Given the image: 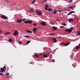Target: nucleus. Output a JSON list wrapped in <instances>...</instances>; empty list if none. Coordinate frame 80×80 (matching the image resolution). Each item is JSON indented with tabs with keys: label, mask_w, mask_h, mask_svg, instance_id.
Here are the masks:
<instances>
[{
	"label": "nucleus",
	"mask_w": 80,
	"mask_h": 80,
	"mask_svg": "<svg viewBox=\"0 0 80 80\" xmlns=\"http://www.w3.org/2000/svg\"><path fill=\"white\" fill-rule=\"evenodd\" d=\"M42 12L41 11H36V13L38 15H42Z\"/></svg>",
	"instance_id": "obj_1"
},
{
	"label": "nucleus",
	"mask_w": 80,
	"mask_h": 80,
	"mask_svg": "<svg viewBox=\"0 0 80 80\" xmlns=\"http://www.w3.org/2000/svg\"><path fill=\"white\" fill-rule=\"evenodd\" d=\"M64 31H65V32H68L69 33H70L72 32V30L70 29H67L65 30Z\"/></svg>",
	"instance_id": "obj_2"
},
{
	"label": "nucleus",
	"mask_w": 80,
	"mask_h": 80,
	"mask_svg": "<svg viewBox=\"0 0 80 80\" xmlns=\"http://www.w3.org/2000/svg\"><path fill=\"white\" fill-rule=\"evenodd\" d=\"M1 18H5V19H7V18H8V17H6L5 15H2L1 16Z\"/></svg>",
	"instance_id": "obj_3"
},
{
	"label": "nucleus",
	"mask_w": 80,
	"mask_h": 80,
	"mask_svg": "<svg viewBox=\"0 0 80 80\" xmlns=\"http://www.w3.org/2000/svg\"><path fill=\"white\" fill-rule=\"evenodd\" d=\"M41 25H43V26H45V25H46V23L44 22H42L41 23Z\"/></svg>",
	"instance_id": "obj_4"
},
{
	"label": "nucleus",
	"mask_w": 80,
	"mask_h": 80,
	"mask_svg": "<svg viewBox=\"0 0 80 80\" xmlns=\"http://www.w3.org/2000/svg\"><path fill=\"white\" fill-rule=\"evenodd\" d=\"M28 12H34V10H33V9L32 8H30V10L28 11Z\"/></svg>",
	"instance_id": "obj_5"
},
{
	"label": "nucleus",
	"mask_w": 80,
	"mask_h": 80,
	"mask_svg": "<svg viewBox=\"0 0 80 80\" xmlns=\"http://www.w3.org/2000/svg\"><path fill=\"white\" fill-rule=\"evenodd\" d=\"M52 40L54 42H55V43H56V42H57V39H56V38H53L52 39Z\"/></svg>",
	"instance_id": "obj_6"
},
{
	"label": "nucleus",
	"mask_w": 80,
	"mask_h": 80,
	"mask_svg": "<svg viewBox=\"0 0 80 80\" xmlns=\"http://www.w3.org/2000/svg\"><path fill=\"white\" fill-rule=\"evenodd\" d=\"M38 30L37 28H33V31L34 32V33H35L36 32V30Z\"/></svg>",
	"instance_id": "obj_7"
},
{
	"label": "nucleus",
	"mask_w": 80,
	"mask_h": 80,
	"mask_svg": "<svg viewBox=\"0 0 80 80\" xmlns=\"http://www.w3.org/2000/svg\"><path fill=\"white\" fill-rule=\"evenodd\" d=\"M70 43L68 42V43H65V44H64V43H62V44H63V45H64L65 46H67L68 45V44H70Z\"/></svg>",
	"instance_id": "obj_8"
},
{
	"label": "nucleus",
	"mask_w": 80,
	"mask_h": 80,
	"mask_svg": "<svg viewBox=\"0 0 80 80\" xmlns=\"http://www.w3.org/2000/svg\"><path fill=\"white\" fill-rule=\"evenodd\" d=\"M48 5H46V7L45 8V10H48Z\"/></svg>",
	"instance_id": "obj_9"
},
{
	"label": "nucleus",
	"mask_w": 80,
	"mask_h": 80,
	"mask_svg": "<svg viewBox=\"0 0 80 80\" xmlns=\"http://www.w3.org/2000/svg\"><path fill=\"white\" fill-rule=\"evenodd\" d=\"M57 12H58V11L56 9H55L54 10L53 13H54L56 14V13H57Z\"/></svg>",
	"instance_id": "obj_10"
},
{
	"label": "nucleus",
	"mask_w": 80,
	"mask_h": 80,
	"mask_svg": "<svg viewBox=\"0 0 80 80\" xmlns=\"http://www.w3.org/2000/svg\"><path fill=\"white\" fill-rule=\"evenodd\" d=\"M18 34V33L17 31H15L14 33V35H17Z\"/></svg>",
	"instance_id": "obj_11"
},
{
	"label": "nucleus",
	"mask_w": 80,
	"mask_h": 80,
	"mask_svg": "<svg viewBox=\"0 0 80 80\" xmlns=\"http://www.w3.org/2000/svg\"><path fill=\"white\" fill-rule=\"evenodd\" d=\"M43 57L44 58H47L48 57V56H47L46 54H44L43 55Z\"/></svg>",
	"instance_id": "obj_12"
},
{
	"label": "nucleus",
	"mask_w": 80,
	"mask_h": 80,
	"mask_svg": "<svg viewBox=\"0 0 80 80\" xmlns=\"http://www.w3.org/2000/svg\"><path fill=\"white\" fill-rule=\"evenodd\" d=\"M22 21V19H21V20H17V22H18V23H21V22Z\"/></svg>",
	"instance_id": "obj_13"
},
{
	"label": "nucleus",
	"mask_w": 80,
	"mask_h": 80,
	"mask_svg": "<svg viewBox=\"0 0 80 80\" xmlns=\"http://www.w3.org/2000/svg\"><path fill=\"white\" fill-rule=\"evenodd\" d=\"M48 10L49 12H52V9L51 8H48Z\"/></svg>",
	"instance_id": "obj_14"
},
{
	"label": "nucleus",
	"mask_w": 80,
	"mask_h": 80,
	"mask_svg": "<svg viewBox=\"0 0 80 80\" xmlns=\"http://www.w3.org/2000/svg\"><path fill=\"white\" fill-rule=\"evenodd\" d=\"M9 42H13V40L12 38H10L9 39Z\"/></svg>",
	"instance_id": "obj_15"
},
{
	"label": "nucleus",
	"mask_w": 80,
	"mask_h": 80,
	"mask_svg": "<svg viewBox=\"0 0 80 80\" xmlns=\"http://www.w3.org/2000/svg\"><path fill=\"white\" fill-rule=\"evenodd\" d=\"M1 72H2V73H3V68H1Z\"/></svg>",
	"instance_id": "obj_16"
},
{
	"label": "nucleus",
	"mask_w": 80,
	"mask_h": 80,
	"mask_svg": "<svg viewBox=\"0 0 80 80\" xmlns=\"http://www.w3.org/2000/svg\"><path fill=\"white\" fill-rule=\"evenodd\" d=\"M26 31L28 32V33H32V31H28V30H26Z\"/></svg>",
	"instance_id": "obj_17"
},
{
	"label": "nucleus",
	"mask_w": 80,
	"mask_h": 80,
	"mask_svg": "<svg viewBox=\"0 0 80 80\" xmlns=\"http://www.w3.org/2000/svg\"><path fill=\"white\" fill-rule=\"evenodd\" d=\"M28 23H29L30 24H32V21H28Z\"/></svg>",
	"instance_id": "obj_18"
},
{
	"label": "nucleus",
	"mask_w": 80,
	"mask_h": 80,
	"mask_svg": "<svg viewBox=\"0 0 80 80\" xmlns=\"http://www.w3.org/2000/svg\"><path fill=\"white\" fill-rule=\"evenodd\" d=\"M52 28L54 30H57V27H53Z\"/></svg>",
	"instance_id": "obj_19"
},
{
	"label": "nucleus",
	"mask_w": 80,
	"mask_h": 80,
	"mask_svg": "<svg viewBox=\"0 0 80 80\" xmlns=\"http://www.w3.org/2000/svg\"><path fill=\"white\" fill-rule=\"evenodd\" d=\"M68 21L69 22H71L72 21H73V19H69L68 20Z\"/></svg>",
	"instance_id": "obj_20"
},
{
	"label": "nucleus",
	"mask_w": 80,
	"mask_h": 80,
	"mask_svg": "<svg viewBox=\"0 0 80 80\" xmlns=\"http://www.w3.org/2000/svg\"><path fill=\"white\" fill-rule=\"evenodd\" d=\"M76 50H78L79 49V47L78 46H77L76 48Z\"/></svg>",
	"instance_id": "obj_21"
},
{
	"label": "nucleus",
	"mask_w": 80,
	"mask_h": 80,
	"mask_svg": "<svg viewBox=\"0 0 80 80\" xmlns=\"http://www.w3.org/2000/svg\"><path fill=\"white\" fill-rule=\"evenodd\" d=\"M24 37H26V38H30V37L28 36H24Z\"/></svg>",
	"instance_id": "obj_22"
},
{
	"label": "nucleus",
	"mask_w": 80,
	"mask_h": 80,
	"mask_svg": "<svg viewBox=\"0 0 80 80\" xmlns=\"http://www.w3.org/2000/svg\"><path fill=\"white\" fill-rule=\"evenodd\" d=\"M29 43H30V41H28L27 42V45H28V44Z\"/></svg>",
	"instance_id": "obj_23"
},
{
	"label": "nucleus",
	"mask_w": 80,
	"mask_h": 80,
	"mask_svg": "<svg viewBox=\"0 0 80 80\" xmlns=\"http://www.w3.org/2000/svg\"><path fill=\"white\" fill-rule=\"evenodd\" d=\"M71 14H72V12H70L69 13H68V15H71Z\"/></svg>",
	"instance_id": "obj_24"
},
{
	"label": "nucleus",
	"mask_w": 80,
	"mask_h": 80,
	"mask_svg": "<svg viewBox=\"0 0 80 80\" xmlns=\"http://www.w3.org/2000/svg\"><path fill=\"white\" fill-rule=\"evenodd\" d=\"M35 0H34V1H32V4H33V3H35Z\"/></svg>",
	"instance_id": "obj_25"
},
{
	"label": "nucleus",
	"mask_w": 80,
	"mask_h": 80,
	"mask_svg": "<svg viewBox=\"0 0 80 80\" xmlns=\"http://www.w3.org/2000/svg\"><path fill=\"white\" fill-rule=\"evenodd\" d=\"M78 35L79 36L80 35V31H79V32H78Z\"/></svg>",
	"instance_id": "obj_26"
},
{
	"label": "nucleus",
	"mask_w": 80,
	"mask_h": 80,
	"mask_svg": "<svg viewBox=\"0 0 80 80\" xmlns=\"http://www.w3.org/2000/svg\"><path fill=\"white\" fill-rule=\"evenodd\" d=\"M0 75H1V76H3V74L0 73Z\"/></svg>",
	"instance_id": "obj_27"
},
{
	"label": "nucleus",
	"mask_w": 80,
	"mask_h": 80,
	"mask_svg": "<svg viewBox=\"0 0 80 80\" xmlns=\"http://www.w3.org/2000/svg\"><path fill=\"white\" fill-rule=\"evenodd\" d=\"M37 24L35 23H34L33 24V25L34 26H36V25H37Z\"/></svg>",
	"instance_id": "obj_28"
},
{
	"label": "nucleus",
	"mask_w": 80,
	"mask_h": 80,
	"mask_svg": "<svg viewBox=\"0 0 80 80\" xmlns=\"http://www.w3.org/2000/svg\"><path fill=\"white\" fill-rule=\"evenodd\" d=\"M73 2V0H70V1L69 2V3H72Z\"/></svg>",
	"instance_id": "obj_29"
},
{
	"label": "nucleus",
	"mask_w": 80,
	"mask_h": 80,
	"mask_svg": "<svg viewBox=\"0 0 80 80\" xmlns=\"http://www.w3.org/2000/svg\"><path fill=\"white\" fill-rule=\"evenodd\" d=\"M9 33H9V32H7V33H6L5 35H8V34H9Z\"/></svg>",
	"instance_id": "obj_30"
},
{
	"label": "nucleus",
	"mask_w": 80,
	"mask_h": 80,
	"mask_svg": "<svg viewBox=\"0 0 80 80\" xmlns=\"http://www.w3.org/2000/svg\"><path fill=\"white\" fill-rule=\"evenodd\" d=\"M35 56L36 57H38V55H37V54H35Z\"/></svg>",
	"instance_id": "obj_31"
},
{
	"label": "nucleus",
	"mask_w": 80,
	"mask_h": 80,
	"mask_svg": "<svg viewBox=\"0 0 80 80\" xmlns=\"http://www.w3.org/2000/svg\"><path fill=\"white\" fill-rule=\"evenodd\" d=\"M63 25H64V26H66V23H63Z\"/></svg>",
	"instance_id": "obj_32"
},
{
	"label": "nucleus",
	"mask_w": 80,
	"mask_h": 80,
	"mask_svg": "<svg viewBox=\"0 0 80 80\" xmlns=\"http://www.w3.org/2000/svg\"><path fill=\"white\" fill-rule=\"evenodd\" d=\"M60 28H64V26H61L60 27Z\"/></svg>",
	"instance_id": "obj_33"
},
{
	"label": "nucleus",
	"mask_w": 80,
	"mask_h": 80,
	"mask_svg": "<svg viewBox=\"0 0 80 80\" xmlns=\"http://www.w3.org/2000/svg\"><path fill=\"white\" fill-rule=\"evenodd\" d=\"M50 35H55V34H50Z\"/></svg>",
	"instance_id": "obj_34"
},
{
	"label": "nucleus",
	"mask_w": 80,
	"mask_h": 80,
	"mask_svg": "<svg viewBox=\"0 0 80 80\" xmlns=\"http://www.w3.org/2000/svg\"><path fill=\"white\" fill-rule=\"evenodd\" d=\"M7 75V76H9V73H7L6 74Z\"/></svg>",
	"instance_id": "obj_35"
},
{
	"label": "nucleus",
	"mask_w": 80,
	"mask_h": 80,
	"mask_svg": "<svg viewBox=\"0 0 80 80\" xmlns=\"http://www.w3.org/2000/svg\"><path fill=\"white\" fill-rule=\"evenodd\" d=\"M24 23H28V21H26L24 22Z\"/></svg>",
	"instance_id": "obj_36"
},
{
	"label": "nucleus",
	"mask_w": 80,
	"mask_h": 80,
	"mask_svg": "<svg viewBox=\"0 0 80 80\" xmlns=\"http://www.w3.org/2000/svg\"><path fill=\"white\" fill-rule=\"evenodd\" d=\"M6 68H4L3 69V70L4 71H6Z\"/></svg>",
	"instance_id": "obj_37"
},
{
	"label": "nucleus",
	"mask_w": 80,
	"mask_h": 80,
	"mask_svg": "<svg viewBox=\"0 0 80 80\" xmlns=\"http://www.w3.org/2000/svg\"><path fill=\"white\" fill-rule=\"evenodd\" d=\"M70 8H71V9H73V7H70Z\"/></svg>",
	"instance_id": "obj_38"
},
{
	"label": "nucleus",
	"mask_w": 80,
	"mask_h": 80,
	"mask_svg": "<svg viewBox=\"0 0 80 80\" xmlns=\"http://www.w3.org/2000/svg\"><path fill=\"white\" fill-rule=\"evenodd\" d=\"M70 30H72V29H73V27H72L71 28H70Z\"/></svg>",
	"instance_id": "obj_39"
},
{
	"label": "nucleus",
	"mask_w": 80,
	"mask_h": 80,
	"mask_svg": "<svg viewBox=\"0 0 80 80\" xmlns=\"http://www.w3.org/2000/svg\"><path fill=\"white\" fill-rule=\"evenodd\" d=\"M6 1L8 3H9V1L8 0H6Z\"/></svg>",
	"instance_id": "obj_40"
},
{
	"label": "nucleus",
	"mask_w": 80,
	"mask_h": 80,
	"mask_svg": "<svg viewBox=\"0 0 80 80\" xmlns=\"http://www.w3.org/2000/svg\"><path fill=\"white\" fill-rule=\"evenodd\" d=\"M42 54H43V53H41L40 54H39V56H41V55H42Z\"/></svg>",
	"instance_id": "obj_41"
},
{
	"label": "nucleus",
	"mask_w": 80,
	"mask_h": 80,
	"mask_svg": "<svg viewBox=\"0 0 80 80\" xmlns=\"http://www.w3.org/2000/svg\"><path fill=\"white\" fill-rule=\"evenodd\" d=\"M23 21H25V18H23Z\"/></svg>",
	"instance_id": "obj_42"
},
{
	"label": "nucleus",
	"mask_w": 80,
	"mask_h": 80,
	"mask_svg": "<svg viewBox=\"0 0 80 80\" xmlns=\"http://www.w3.org/2000/svg\"><path fill=\"white\" fill-rule=\"evenodd\" d=\"M72 13H75V11H71Z\"/></svg>",
	"instance_id": "obj_43"
},
{
	"label": "nucleus",
	"mask_w": 80,
	"mask_h": 80,
	"mask_svg": "<svg viewBox=\"0 0 80 80\" xmlns=\"http://www.w3.org/2000/svg\"><path fill=\"white\" fill-rule=\"evenodd\" d=\"M79 46V47L80 48V44H78Z\"/></svg>",
	"instance_id": "obj_44"
},
{
	"label": "nucleus",
	"mask_w": 80,
	"mask_h": 80,
	"mask_svg": "<svg viewBox=\"0 0 80 80\" xmlns=\"http://www.w3.org/2000/svg\"><path fill=\"white\" fill-rule=\"evenodd\" d=\"M72 66L73 67H74V68H75V66H74V65H73V64H72Z\"/></svg>",
	"instance_id": "obj_45"
},
{
	"label": "nucleus",
	"mask_w": 80,
	"mask_h": 80,
	"mask_svg": "<svg viewBox=\"0 0 80 80\" xmlns=\"http://www.w3.org/2000/svg\"><path fill=\"white\" fill-rule=\"evenodd\" d=\"M3 68H5V66H4L3 67Z\"/></svg>",
	"instance_id": "obj_46"
},
{
	"label": "nucleus",
	"mask_w": 80,
	"mask_h": 80,
	"mask_svg": "<svg viewBox=\"0 0 80 80\" xmlns=\"http://www.w3.org/2000/svg\"><path fill=\"white\" fill-rule=\"evenodd\" d=\"M19 43H22V42H19Z\"/></svg>",
	"instance_id": "obj_47"
},
{
	"label": "nucleus",
	"mask_w": 80,
	"mask_h": 80,
	"mask_svg": "<svg viewBox=\"0 0 80 80\" xmlns=\"http://www.w3.org/2000/svg\"><path fill=\"white\" fill-rule=\"evenodd\" d=\"M57 21H59V20L58 19H57Z\"/></svg>",
	"instance_id": "obj_48"
},
{
	"label": "nucleus",
	"mask_w": 80,
	"mask_h": 80,
	"mask_svg": "<svg viewBox=\"0 0 80 80\" xmlns=\"http://www.w3.org/2000/svg\"><path fill=\"white\" fill-rule=\"evenodd\" d=\"M1 31L0 30V33H1Z\"/></svg>",
	"instance_id": "obj_49"
},
{
	"label": "nucleus",
	"mask_w": 80,
	"mask_h": 80,
	"mask_svg": "<svg viewBox=\"0 0 80 80\" xmlns=\"http://www.w3.org/2000/svg\"><path fill=\"white\" fill-rule=\"evenodd\" d=\"M45 1H47V0H45Z\"/></svg>",
	"instance_id": "obj_50"
},
{
	"label": "nucleus",
	"mask_w": 80,
	"mask_h": 80,
	"mask_svg": "<svg viewBox=\"0 0 80 80\" xmlns=\"http://www.w3.org/2000/svg\"><path fill=\"white\" fill-rule=\"evenodd\" d=\"M36 0H34V1H36Z\"/></svg>",
	"instance_id": "obj_51"
}]
</instances>
